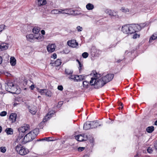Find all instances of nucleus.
<instances>
[{"label":"nucleus","instance_id":"nucleus-38","mask_svg":"<svg viewBox=\"0 0 157 157\" xmlns=\"http://www.w3.org/2000/svg\"><path fill=\"white\" fill-rule=\"evenodd\" d=\"M1 151L2 153H5L6 151V148L5 147H0Z\"/></svg>","mask_w":157,"mask_h":157},{"label":"nucleus","instance_id":"nucleus-17","mask_svg":"<svg viewBox=\"0 0 157 157\" xmlns=\"http://www.w3.org/2000/svg\"><path fill=\"white\" fill-rule=\"evenodd\" d=\"M37 5L39 6H43L47 4L46 0H37Z\"/></svg>","mask_w":157,"mask_h":157},{"label":"nucleus","instance_id":"nucleus-26","mask_svg":"<svg viewBox=\"0 0 157 157\" xmlns=\"http://www.w3.org/2000/svg\"><path fill=\"white\" fill-rule=\"evenodd\" d=\"M86 8L88 10H92L94 8V6L92 4L89 3L86 6Z\"/></svg>","mask_w":157,"mask_h":157},{"label":"nucleus","instance_id":"nucleus-46","mask_svg":"<svg viewBox=\"0 0 157 157\" xmlns=\"http://www.w3.org/2000/svg\"><path fill=\"white\" fill-rule=\"evenodd\" d=\"M139 36V35H138L137 33H135L134 34L133 36V39H136Z\"/></svg>","mask_w":157,"mask_h":157},{"label":"nucleus","instance_id":"nucleus-30","mask_svg":"<svg viewBox=\"0 0 157 157\" xmlns=\"http://www.w3.org/2000/svg\"><path fill=\"white\" fill-rule=\"evenodd\" d=\"M146 131L149 133H151L154 130V127L153 126L147 127L146 129Z\"/></svg>","mask_w":157,"mask_h":157},{"label":"nucleus","instance_id":"nucleus-56","mask_svg":"<svg viewBox=\"0 0 157 157\" xmlns=\"http://www.w3.org/2000/svg\"><path fill=\"white\" fill-rule=\"evenodd\" d=\"M2 58L0 56V64H1L2 62Z\"/></svg>","mask_w":157,"mask_h":157},{"label":"nucleus","instance_id":"nucleus-57","mask_svg":"<svg viewBox=\"0 0 157 157\" xmlns=\"http://www.w3.org/2000/svg\"><path fill=\"white\" fill-rule=\"evenodd\" d=\"M120 106L121 107V109H122L123 107V105L122 103H120Z\"/></svg>","mask_w":157,"mask_h":157},{"label":"nucleus","instance_id":"nucleus-15","mask_svg":"<svg viewBox=\"0 0 157 157\" xmlns=\"http://www.w3.org/2000/svg\"><path fill=\"white\" fill-rule=\"evenodd\" d=\"M91 123L90 121H87L84 124L83 128L87 130L91 128Z\"/></svg>","mask_w":157,"mask_h":157},{"label":"nucleus","instance_id":"nucleus-54","mask_svg":"<svg viewBox=\"0 0 157 157\" xmlns=\"http://www.w3.org/2000/svg\"><path fill=\"white\" fill-rule=\"evenodd\" d=\"M41 34L43 35H44L45 34V31L44 30H42L41 31Z\"/></svg>","mask_w":157,"mask_h":157},{"label":"nucleus","instance_id":"nucleus-1","mask_svg":"<svg viewBox=\"0 0 157 157\" xmlns=\"http://www.w3.org/2000/svg\"><path fill=\"white\" fill-rule=\"evenodd\" d=\"M16 143L15 142L16 144ZM17 143L18 144L16 146L15 149L17 152L20 155H25L29 153V151L28 149L22 146L20 144V142H18Z\"/></svg>","mask_w":157,"mask_h":157},{"label":"nucleus","instance_id":"nucleus-11","mask_svg":"<svg viewBox=\"0 0 157 157\" xmlns=\"http://www.w3.org/2000/svg\"><path fill=\"white\" fill-rule=\"evenodd\" d=\"M56 48V45L55 44H49L47 47L48 51L49 52L52 53L54 52Z\"/></svg>","mask_w":157,"mask_h":157},{"label":"nucleus","instance_id":"nucleus-64","mask_svg":"<svg viewBox=\"0 0 157 157\" xmlns=\"http://www.w3.org/2000/svg\"><path fill=\"white\" fill-rule=\"evenodd\" d=\"M134 157H139L138 155H135Z\"/></svg>","mask_w":157,"mask_h":157},{"label":"nucleus","instance_id":"nucleus-5","mask_svg":"<svg viewBox=\"0 0 157 157\" xmlns=\"http://www.w3.org/2000/svg\"><path fill=\"white\" fill-rule=\"evenodd\" d=\"M6 88L7 91L11 93H15L14 91L16 88L14 84L10 81L7 82V86H6Z\"/></svg>","mask_w":157,"mask_h":157},{"label":"nucleus","instance_id":"nucleus-12","mask_svg":"<svg viewBox=\"0 0 157 157\" xmlns=\"http://www.w3.org/2000/svg\"><path fill=\"white\" fill-rule=\"evenodd\" d=\"M67 44L68 46L72 48L76 47L78 45V43L76 41V40H74L68 41Z\"/></svg>","mask_w":157,"mask_h":157},{"label":"nucleus","instance_id":"nucleus-60","mask_svg":"<svg viewBox=\"0 0 157 157\" xmlns=\"http://www.w3.org/2000/svg\"><path fill=\"white\" fill-rule=\"evenodd\" d=\"M62 104V103H61V102H59L58 103L59 105H61Z\"/></svg>","mask_w":157,"mask_h":157},{"label":"nucleus","instance_id":"nucleus-31","mask_svg":"<svg viewBox=\"0 0 157 157\" xmlns=\"http://www.w3.org/2000/svg\"><path fill=\"white\" fill-rule=\"evenodd\" d=\"M29 109L30 112L32 114H35L36 112V109L34 108H30Z\"/></svg>","mask_w":157,"mask_h":157},{"label":"nucleus","instance_id":"nucleus-45","mask_svg":"<svg viewBox=\"0 0 157 157\" xmlns=\"http://www.w3.org/2000/svg\"><path fill=\"white\" fill-rule=\"evenodd\" d=\"M84 149V148L82 147H79L78 148V150L79 151H83Z\"/></svg>","mask_w":157,"mask_h":157},{"label":"nucleus","instance_id":"nucleus-43","mask_svg":"<svg viewBox=\"0 0 157 157\" xmlns=\"http://www.w3.org/2000/svg\"><path fill=\"white\" fill-rule=\"evenodd\" d=\"M76 29L78 32L82 31L83 29L82 27H80L79 26H78L77 27Z\"/></svg>","mask_w":157,"mask_h":157},{"label":"nucleus","instance_id":"nucleus-39","mask_svg":"<svg viewBox=\"0 0 157 157\" xmlns=\"http://www.w3.org/2000/svg\"><path fill=\"white\" fill-rule=\"evenodd\" d=\"M47 90L45 89H39L38 91L41 93V94L46 93Z\"/></svg>","mask_w":157,"mask_h":157},{"label":"nucleus","instance_id":"nucleus-34","mask_svg":"<svg viewBox=\"0 0 157 157\" xmlns=\"http://www.w3.org/2000/svg\"><path fill=\"white\" fill-rule=\"evenodd\" d=\"M136 27L137 28L138 27V26H140V30H141V29H142V28H143L144 26H145L146 25V24H145V23H141L140 24H136Z\"/></svg>","mask_w":157,"mask_h":157},{"label":"nucleus","instance_id":"nucleus-24","mask_svg":"<svg viewBox=\"0 0 157 157\" xmlns=\"http://www.w3.org/2000/svg\"><path fill=\"white\" fill-rule=\"evenodd\" d=\"M16 59L14 57H11L10 58V62L12 66H14L16 65Z\"/></svg>","mask_w":157,"mask_h":157},{"label":"nucleus","instance_id":"nucleus-50","mask_svg":"<svg viewBox=\"0 0 157 157\" xmlns=\"http://www.w3.org/2000/svg\"><path fill=\"white\" fill-rule=\"evenodd\" d=\"M84 141H86L87 140V136L84 135L83 136Z\"/></svg>","mask_w":157,"mask_h":157},{"label":"nucleus","instance_id":"nucleus-25","mask_svg":"<svg viewBox=\"0 0 157 157\" xmlns=\"http://www.w3.org/2000/svg\"><path fill=\"white\" fill-rule=\"evenodd\" d=\"M1 46L2 51L5 50L7 49L8 47V44L5 43H3L0 44Z\"/></svg>","mask_w":157,"mask_h":157},{"label":"nucleus","instance_id":"nucleus-33","mask_svg":"<svg viewBox=\"0 0 157 157\" xmlns=\"http://www.w3.org/2000/svg\"><path fill=\"white\" fill-rule=\"evenodd\" d=\"M61 61L60 59H57L55 62V65L56 66H58L61 65Z\"/></svg>","mask_w":157,"mask_h":157},{"label":"nucleus","instance_id":"nucleus-14","mask_svg":"<svg viewBox=\"0 0 157 157\" xmlns=\"http://www.w3.org/2000/svg\"><path fill=\"white\" fill-rule=\"evenodd\" d=\"M27 40L32 42H34L35 38V35L33 34H30L27 35L26 36Z\"/></svg>","mask_w":157,"mask_h":157},{"label":"nucleus","instance_id":"nucleus-42","mask_svg":"<svg viewBox=\"0 0 157 157\" xmlns=\"http://www.w3.org/2000/svg\"><path fill=\"white\" fill-rule=\"evenodd\" d=\"M147 151V152L150 153H152L153 151V150L152 149V148L150 147H149L148 148Z\"/></svg>","mask_w":157,"mask_h":157},{"label":"nucleus","instance_id":"nucleus-52","mask_svg":"<svg viewBox=\"0 0 157 157\" xmlns=\"http://www.w3.org/2000/svg\"><path fill=\"white\" fill-rule=\"evenodd\" d=\"M45 139H47V138H42V139H38L37 140V141H43L44 140H45Z\"/></svg>","mask_w":157,"mask_h":157},{"label":"nucleus","instance_id":"nucleus-62","mask_svg":"<svg viewBox=\"0 0 157 157\" xmlns=\"http://www.w3.org/2000/svg\"><path fill=\"white\" fill-rule=\"evenodd\" d=\"M17 105V103H14L13 105L14 106H16Z\"/></svg>","mask_w":157,"mask_h":157},{"label":"nucleus","instance_id":"nucleus-47","mask_svg":"<svg viewBox=\"0 0 157 157\" xmlns=\"http://www.w3.org/2000/svg\"><path fill=\"white\" fill-rule=\"evenodd\" d=\"M63 87L62 86H58V89L60 90H63Z\"/></svg>","mask_w":157,"mask_h":157},{"label":"nucleus","instance_id":"nucleus-58","mask_svg":"<svg viewBox=\"0 0 157 157\" xmlns=\"http://www.w3.org/2000/svg\"><path fill=\"white\" fill-rule=\"evenodd\" d=\"M64 9H61V10H62V14H65L64 12L63 11Z\"/></svg>","mask_w":157,"mask_h":157},{"label":"nucleus","instance_id":"nucleus-6","mask_svg":"<svg viewBox=\"0 0 157 157\" xmlns=\"http://www.w3.org/2000/svg\"><path fill=\"white\" fill-rule=\"evenodd\" d=\"M129 26L130 34L134 33L140 30V26H138V27L137 28L136 24H129Z\"/></svg>","mask_w":157,"mask_h":157},{"label":"nucleus","instance_id":"nucleus-29","mask_svg":"<svg viewBox=\"0 0 157 157\" xmlns=\"http://www.w3.org/2000/svg\"><path fill=\"white\" fill-rule=\"evenodd\" d=\"M8 135H12L13 134V129L11 128H7L5 130Z\"/></svg>","mask_w":157,"mask_h":157},{"label":"nucleus","instance_id":"nucleus-53","mask_svg":"<svg viewBox=\"0 0 157 157\" xmlns=\"http://www.w3.org/2000/svg\"><path fill=\"white\" fill-rule=\"evenodd\" d=\"M34 87V85H32L30 87V88L31 90H33Z\"/></svg>","mask_w":157,"mask_h":157},{"label":"nucleus","instance_id":"nucleus-21","mask_svg":"<svg viewBox=\"0 0 157 157\" xmlns=\"http://www.w3.org/2000/svg\"><path fill=\"white\" fill-rule=\"evenodd\" d=\"M157 38V32L154 33L150 37L149 40V42L150 43L152 42L153 40H155Z\"/></svg>","mask_w":157,"mask_h":157},{"label":"nucleus","instance_id":"nucleus-19","mask_svg":"<svg viewBox=\"0 0 157 157\" xmlns=\"http://www.w3.org/2000/svg\"><path fill=\"white\" fill-rule=\"evenodd\" d=\"M84 135H77L75 136V138L76 140L79 141H84L83 138Z\"/></svg>","mask_w":157,"mask_h":157},{"label":"nucleus","instance_id":"nucleus-40","mask_svg":"<svg viewBox=\"0 0 157 157\" xmlns=\"http://www.w3.org/2000/svg\"><path fill=\"white\" fill-rule=\"evenodd\" d=\"M78 67V69L80 72H81V71L82 70V67H83V65L82 63H81V62H79Z\"/></svg>","mask_w":157,"mask_h":157},{"label":"nucleus","instance_id":"nucleus-16","mask_svg":"<svg viewBox=\"0 0 157 157\" xmlns=\"http://www.w3.org/2000/svg\"><path fill=\"white\" fill-rule=\"evenodd\" d=\"M17 114L15 113H11L10 116V121L12 122H15L16 120Z\"/></svg>","mask_w":157,"mask_h":157},{"label":"nucleus","instance_id":"nucleus-35","mask_svg":"<svg viewBox=\"0 0 157 157\" xmlns=\"http://www.w3.org/2000/svg\"><path fill=\"white\" fill-rule=\"evenodd\" d=\"M58 9H55L51 11V13L52 14H58Z\"/></svg>","mask_w":157,"mask_h":157},{"label":"nucleus","instance_id":"nucleus-13","mask_svg":"<svg viewBox=\"0 0 157 157\" xmlns=\"http://www.w3.org/2000/svg\"><path fill=\"white\" fill-rule=\"evenodd\" d=\"M105 12L112 17H114L116 18L118 17V16L116 12H113L110 10L107 9L105 10Z\"/></svg>","mask_w":157,"mask_h":157},{"label":"nucleus","instance_id":"nucleus-28","mask_svg":"<svg viewBox=\"0 0 157 157\" xmlns=\"http://www.w3.org/2000/svg\"><path fill=\"white\" fill-rule=\"evenodd\" d=\"M91 123V128H94L97 127L98 123L96 121H92L90 122Z\"/></svg>","mask_w":157,"mask_h":157},{"label":"nucleus","instance_id":"nucleus-7","mask_svg":"<svg viewBox=\"0 0 157 157\" xmlns=\"http://www.w3.org/2000/svg\"><path fill=\"white\" fill-rule=\"evenodd\" d=\"M93 76L91 78V80L90 81V83L91 85H93L94 81L97 80L99 79V78L101 77V74L98 73L95 71H93Z\"/></svg>","mask_w":157,"mask_h":157},{"label":"nucleus","instance_id":"nucleus-49","mask_svg":"<svg viewBox=\"0 0 157 157\" xmlns=\"http://www.w3.org/2000/svg\"><path fill=\"white\" fill-rule=\"evenodd\" d=\"M62 10H61V9H58V14H62Z\"/></svg>","mask_w":157,"mask_h":157},{"label":"nucleus","instance_id":"nucleus-41","mask_svg":"<svg viewBox=\"0 0 157 157\" xmlns=\"http://www.w3.org/2000/svg\"><path fill=\"white\" fill-rule=\"evenodd\" d=\"M7 113L5 111L2 112L0 113V115L1 116H5L6 115Z\"/></svg>","mask_w":157,"mask_h":157},{"label":"nucleus","instance_id":"nucleus-22","mask_svg":"<svg viewBox=\"0 0 157 157\" xmlns=\"http://www.w3.org/2000/svg\"><path fill=\"white\" fill-rule=\"evenodd\" d=\"M40 31V29L38 27H35L33 29V33L36 35L39 34V32Z\"/></svg>","mask_w":157,"mask_h":157},{"label":"nucleus","instance_id":"nucleus-10","mask_svg":"<svg viewBox=\"0 0 157 157\" xmlns=\"http://www.w3.org/2000/svg\"><path fill=\"white\" fill-rule=\"evenodd\" d=\"M129 28V24L126 25L122 27L121 30L124 34H130Z\"/></svg>","mask_w":157,"mask_h":157},{"label":"nucleus","instance_id":"nucleus-3","mask_svg":"<svg viewBox=\"0 0 157 157\" xmlns=\"http://www.w3.org/2000/svg\"><path fill=\"white\" fill-rule=\"evenodd\" d=\"M33 135L30 132L25 136L23 139L21 138L20 140H19L18 142H21L22 144H24L27 142L31 141L35 138V137H33Z\"/></svg>","mask_w":157,"mask_h":157},{"label":"nucleus","instance_id":"nucleus-51","mask_svg":"<svg viewBox=\"0 0 157 157\" xmlns=\"http://www.w3.org/2000/svg\"><path fill=\"white\" fill-rule=\"evenodd\" d=\"M53 58L54 59H56L57 57V55L56 53H54L52 55Z\"/></svg>","mask_w":157,"mask_h":157},{"label":"nucleus","instance_id":"nucleus-20","mask_svg":"<svg viewBox=\"0 0 157 157\" xmlns=\"http://www.w3.org/2000/svg\"><path fill=\"white\" fill-rule=\"evenodd\" d=\"M30 132L33 135V137L35 138L38 134L39 130L38 128H36Z\"/></svg>","mask_w":157,"mask_h":157},{"label":"nucleus","instance_id":"nucleus-59","mask_svg":"<svg viewBox=\"0 0 157 157\" xmlns=\"http://www.w3.org/2000/svg\"><path fill=\"white\" fill-rule=\"evenodd\" d=\"M82 157H89V156L88 155H85L83 156Z\"/></svg>","mask_w":157,"mask_h":157},{"label":"nucleus","instance_id":"nucleus-44","mask_svg":"<svg viewBox=\"0 0 157 157\" xmlns=\"http://www.w3.org/2000/svg\"><path fill=\"white\" fill-rule=\"evenodd\" d=\"M5 25H0V32L2 31L4 29Z\"/></svg>","mask_w":157,"mask_h":157},{"label":"nucleus","instance_id":"nucleus-37","mask_svg":"<svg viewBox=\"0 0 157 157\" xmlns=\"http://www.w3.org/2000/svg\"><path fill=\"white\" fill-rule=\"evenodd\" d=\"M76 75H73L72 74L70 75V76L69 77V78L70 79L74 80L75 81Z\"/></svg>","mask_w":157,"mask_h":157},{"label":"nucleus","instance_id":"nucleus-8","mask_svg":"<svg viewBox=\"0 0 157 157\" xmlns=\"http://www.w3.org/2000/svg\"><path fill=\"white\" fill-rule=\"evenodd\" d=\"M63 11L64 12L65 14L69 15H73L74 16H76L79 14V13H75L76 10H73L71 9H64Z\"/></svg>","mask_w":157,"mask_h":157},{"label":"nucleus","instance_id":"nucleus-55","mask_svg":"<svg viewBox=\"0 0 157 157\" xmlns=\"http://www.w3.org/2000/svg\"><path fill=\"white\" fill-rule=\"evenodd\" d=\"M47 139H45V140H46L47 141H52L53 140H50L49 139V138H51V137H48V138H47Z\"/></svg>","mask_w":157,"mask_h":157},{"label":"nucleus","instance_id":"nucleus-32","mask_svg":"<svg viewBox=\"0 0 157 157\" xmlns=\"http://www.w3.org/2000/svg\"><path fill=\"white\" fill-rule=\"evenodd\" d=\"M89 84V82L87 81H84L83 82V86L85 89L88 88Z\"/></svg>","mask_w":157,"mask_h":157},{"label":"nucleus","instance_id":"nucleus-27","mask_svg":"<svg viewBox=\"0 0 157 157\" xmlns=\"http://www.w3.org/2000/svg\"><path fill=\"white\" fill-rule=\"evenodd\" d=\"M73 71L71 69H66L65 71V74L67 75H70L73 74Z\"/></svg>","mask_w":157,"mask_h":157},{"label":"nucleus","instance_id":"nucleus-23","mask_svg":"<svg viewBox=\"0 0 157 157\" xmlns=\"http://www.w3.org/2000/svg\"><path fill=\"white\" fill-rule=\"evenodd\" d=\"M84 77L83 75H76L75 81H80L84 79Z\"/></svg>","mask_w":157,"mask_h":157},{"label":"nucleus","instance_id":"nucleus-48","mask_svg":"<svg viewBox=\"0 0 157 157\" xmlns=\"http://www.w3.org/2000/svg\"><path fill=\"white\" fill-rule=\"evenodd\" d=\"M154 146L155 149L157 151V140L155 142Z\"/></svg>","mask_w":157,"mask_h":157},{"label":"nucleus","instance_id":"nucleus-36","mask_svg":"<svg viewBox=\"0 0 157 157\" xmlns=\"http://www.w3.org/2000/svg\"><path fill=\"white\" fill-rule=\"evenodd\" d=\"M89 55L88 53L87 52H84L82 54V56L84 58H86Z\"/></svg>","mask_w":157,"mask_h":157},{"label":"nucleus","instance_id":"nucleus-4","mask_svg":"<svg viewBox=\"0 0 157 157\" xmlns=\"http://www.w3.org/2000/svg\"><path fill=\"white\" fill-rule=\"evenodd\" d=\"M94 86V88L95 89H99L103 86L106 84V83L104 82L102 78L99 79L97 80L94 81L93 83Z\"/></svg>","mask_w":157,"mask_h":157},{"label":"nucleus","instance_id":"nucleus-2","mask_svg":"<svg viewBox=\"0 0 157 157\" xmlns=\"http://www.w3.org/2000/svg\"><path fill=\"white\" fill-rule=\"evenodd\" d=\"M30 126L28 124H24L23 126H21L19 129V132H21L22 133H20L19 134L18 138L17 139L16 143H18L19 140H20L25 135L24 132L29 130Z\"/></svg>","mask_w":157,"mask_h":157},{"label":"nucleus","instance_id":"nucleus-18","mask_svg":"<svg viewBox=\"0 0 157 157\" xmlns=\"http://www.w3.org/2000/svg\"><path fill=\"white\" fill-rule=\"evenodd\" d=\"M37 35H35V39H36L38 41H42L43 40L44 38L43 36L41 35L40 33H39Z\"/></svg>","mask_w":157,"mask_h":157},{"label":"nucleus","instance_id":"nucleus-63","mask_svg":"<svg viewBox=\"0 0 157 157\" xmlns=\"http://www.w3.org/2000/svg\"><path fill=\"white\" fill-rule=\"evenodd\" d=\"M155 124L156 125H157V120H156L155 122Z\"/></svg>","mask_w":157,"mask_h":157},{"label":"nucleus","instance_id":"nucleus-9","mask_svg":"<svg viewBox=\"0 0 157 157\" xmlns=\"http://www.w3.org/2000/svg\"><path fill=\"white\" fill-rule=\"evenodd\" d=\"M114 77V75L113 74H108L102 77L104 82L106 83V84L108 82L111 81Z\"/></svg>","mask_w":157,"mask_h":157},{"label":"nucleus","instance_id":"nucleus-61","mask_svg":"<svg viewBox=\"0 0 157 157\" xmlns=\"http://www.w3.org/2000/svg\"><path fill=\"white\" fill-rule=\"evenodd\" d=\"M2 131V127L0 126V133Z\"/></svg>","mask_w":157,"mask_h":157}]
</instances>
